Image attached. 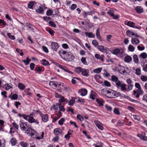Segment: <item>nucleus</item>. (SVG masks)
<instances>
[{
  "instance_id": "obj_50",
  "label": "nucleus",
  "mask_w": 147,
  "mask_h": 147,
  "mask_svg": "<svg viewBox=\"0 0 147 147\" xmlns=\"http://www.w3.org/2000/svg\"><path fill=\"white\" fill-rule=\"evenodd\" d=\"M7 36L11 40H13L15 39V36L11 35L10 33H8L7 34Z\"/></svg>"
},
{
  "instance_id": "obj_3",
  "label": "nucleus",
  "mask_w": 147,
  "mask_h": 147,
  "mask_svg": "<svg viewBox=\"0 0 147 147\" xmlns=\"http://www.w3.org/2000/svg\"><path fill=\"white\" fill-rule=\"evenodd\" d=\"M74 57L72 53L71 52H67V53L63 59L68 61H71L74 59Z\"/></svg>"
},
{
  "instance_id": "obj_23",
  "label": "nucleus",
  "mask_w": 147,
  "mask_h": 147,
  "mask_svg": "<svg viewBox=\"0 0 147 147\" xmlns=\"http://www.w3.org/2000/svg\"><path fill=\"white\" fill-rule=\"evenodd\" d=\"M61 130L60 128H56L54 130V133L56 135H58L61 133Z\"/></svg>"
},
{
  "instance_id": "obj_55",
  "label": "nucleus",
  "mask_w": 147,
  "mask_h": 147,
  "mask_svg": "<svg viewBox=\"0 0 147 147\" xmlns=\"http://www.w3.org/2000/svg\"><path fill=\"white\" fill-rule=\"evenodd\" d=\"M127 108L130 111L132 112H133L135 111V109L131 106H128Z\"/></svg>"
},
{
  "instance_id": "obj_33",
  "label": "nucleus",
  "mask_w": 147,
  "mask_h": 147,
  "mask_svg": "<svg viewBox=\"0 0 147 147\" xmlns=\"http://www.w3.org/2000/svg\"><path fill=\"white\" fill-rule=\"evenodd\" d=\"M72 99L71 100H70L69 101V102L68 104V105L71 106H72L74 104L75 102V100L74 99H73L74 98V97H71Z\"/></svg>"
},
{
  "instance_id": "obj_27",
  "label": "nucleus",
  "mask_w": 147,
  "mask_h": 147,
  "mask_svg": "<svg viewBox=\"0 0 147 147\" xmlns=\"http://www.w3.org/2000/svg\"><path fill=\"white\" fill-rule=\"evenodd\" d=\"M82 74L84 76H88L89 75L88 72H87L86 70L85 69H83V70L82 71Z\"/></svg>"
},
{
  "instance_id": "obj_59",
  "label": "nucleus",
  "mask_w": 147,
  "mask_h": 147,
  "mask_svg": "<svg viewBox=\"0 0 147 147\" xmlns=\"http://www.w3.org/2000/svg\"><path fill=\"white\" fill-rule=\"evenodd\" d=\"M82 133L83 134H84L86 136L87 138L88 139H91V138L90 136L89 135L87 134V133L86 131L85 130L83 131Z\"/></svg>"
},
{
  "instance_id": "obj_15",
  "label": "nucleus",
  "mask_w": 147,
  "mask_h": 147,
  "mask_svg": "<svg viewBox=\"0 0 147 147\" xmlns=\"http://www.w3.org/2000/svg\"><path fill=\"white\" fill-rule=\"evenodd\" d=\"M97 94L94 91H92L90 95V98L94 100L95 99V98L96 97V96Z\"/></svg>"
},
{
  "instance_id": "obj_52",
  "label": "nucleus",
  "mask_w": 147,
  "mask_h": 147,
  "mask_svg": "<svg viewBox=\"0 0 147 147\" xmlns=\"http://www.w3.org/2000/svg\"><path fill=\"white\" fill-rule=\"evenodd\" d=\"M35 65L34 63H31L30 65V69L31 70H33L35 67Z\"/></svg>"
},
{
  "instance_id": "obj_18",
  "label": "nucleus",
  "mask_w": 147,
  "mask_h": 147,
  "mask_svg": "<svg viewBox=\"0 0 147 147\" xmlns=\"http://www.w3.org/2000/svg\"><path fill=\"white\" fill-rule=\"evenodd\" d=\"M132 60L131 57L128 55L126 56L124 58V61L127 63H129Z\"/></svg>"
},
{
  "instance_id": "obj_48",
  "label": "nucleus",
  "mask_w": 147,
  "mask_h": 147,
  "mask_svg": "<svg viewBox=\"0 0 147 147\" xmlns=\"http://www.w3.org/2000/svg\"><path fill=\"white\" fill-rule=\"evenodd\" d=\"M60 98V99H59V103H62L65 102L64 97L62 95Z\"/></svg>"
},
{
  "instance_id": "obj_60",
  "label": "nucleus",
  "mask_w": 147,
  "mask_h": 147,
  "mask_svg": "<svg viewBox=\"0 0 147 147\" xmlns=\"http://www.w3.org/2000/svg\"><path fill=\"white\" fill-rule=\"evenodd\" d=\"M133 86V85L131 84H128V87L127 88V90H128V91H129L131 90L132 89Z\"/></svg>"
},
{
  "instance_id": "obj_36",
  "label": "nucleus",
  "mask_w": 147,
  "mask_h": 147,
  "mask_svg": "<svg viewBox=\"0 0 147 147\" xmlns=\"http://www.w3.org/2000/svg\"><path fill=\"white\" fill-rule=\"evenodd\" d=\"M126 33L127 35L129 37H131V35L134 36L135 35V34L134 33H132V32L129 30H127L126 32Z\"/></svg>"
},
{
  "instance_id": "obj_21",
  "label": "nucleus",
  "mask_w": 147,
  "mask_h": 147,
  "mask_svg": "<svg viewBox=\"0 0 147 147\" xmlns=\"http://www.w3.org/2000/svg\"><path fill=\"white\" fill-rule=\"evenodd\" d=\"M42 61V63H41V64L43 65L47 66L50 65V64L49 63V61L45 59H43Z\"/></svg>"
},
{
  "instance_id": "obj_20",
  "label": "nucleus",
  "mask_w": 147,
  "mask_h": 147,
  "mask_svg": "<svg viewBox=\"0 0 147 147\" xmlns=\"http://www.w3.org/2000/svg\"><path fill=\"white\" fill-rule=\"evenodd\" d=\"M136 40H137V42L136 43V45H137L140 42L139 40L136 38H132L131 40V42L134 45L135 43L136 42Z\"/></svg>"
},
{
  "instance_id": "obj_2",
  "label": "nucleus",
  "mask_w": 147,
  "mask_h": 147,
  "mask_svg": "<svg viewBox=\"0 0 147 147\" xmlns=\"http://www.w3.org/2000/svg\"><path fill=\"white\" fill-rule=\"evenodd\" d=\"M110 90H111L112 92L110 96H107V95H105V96L107 98H117L119 96H120L121 95V93L119 92L110 89Z\"/></svg>"
},
{
  "instance_id": "obj_64",
  "label": "nucleus",
  "mask_w": 147,
  "mask_h": 147,
  "mask_svg": "<svg viewBox=\"0 0 147 147\" xmlns=\"http://www.w3.org/2000/svg\"><path fill=\"white\" fill-rule=\"evenodd\" d=\"M142 99L143 100L146 101L147 102V94L144 95L143 96Z\"/></svg>"
},
{
  "instance_id": "obj_31",
  "label": "nucleus",
  "mask_w": 147,
  "mask_h": 147,
  "mask_svg": "<svg viewBox=\"0 0 147 147\" xmlns=\"http://www.w3.org/2000/svg\"><path fill=\"white\" fill-rule=\"evenodd\" d=\"M75 71L77 73H79L83 70V69L80 67H78L75 68Z\"/></svg>"
},
{
  "instance_id": "obj_10",
  "label": "nucleus",
  "mask_w": 147,
  "mask_h": 147,
  "mask_svg": "<svg viewBox=\"0 0 147 147\" xmlns=\"http://www.w3.org/2000/svg\"><path fill=\"white\" fill-rule=\"evenodd\" d=\"M137 136L143 140L147 141V137L146 136L145 133H144V135L143 134H138Z\"/></svg>"
},
{
  "instance_id": "obj_28",
  "label": "nucleus",
  "mask_w": 147,
  "mask_h": 147,
  "mask_svg": "<svg viewBox=\"0 0 147 147\" xmlns=\"http://www.w3.org/2000/svg\"><path fill=\"white\" fill-rule=\"evenodd\" d=\"M18 87L21 90H23L25 88L24 85L22 83H19L18 85Z\"/></svg>"
},
{
  "instance_id": "obj_30",
  "label": "nucleus",
  "mask_w": 147,
  "mask_h": 147,
  "mask_svg": "<svg viewBox=\"0 0 147 147\" xmlns=\"http://www.w3.org/2000/svg\"><path fill=\"white\" fill-rule=\"evenodd\" d=\"M96 37L98 39H99L101 41V36L100 35V32H99V29L98 28L96 31Z\"/></svg>"
},
{
  "instance_id": "obj_19",
  "label": "nucleus",
  "mask_w": 147,
  "mask_h": 147,
  "mask_svg": "<svg viewBox=\"0 0 147 147\" xmlns=\"http://www.w3.org/2000/svg\"><path fill=\"white\" fill-rule=\"evenodd\" d=\"M36 11L38 13L43 14L44 13V9L41 6H39V8L36 10Z\"/></svg>"
},
{
  "instance_id": "obj_24",
  "label": "nucleus",
  "mask_w": 147,
  "mask_h": 147,
  "mask_svg": "<svg viewBox=\"0 0 147 147\" xmlns=\"http://www.w3.org/2000/svg\"><path fill=\"white\" fill-rule=\"evenodd\" d=\"M49 84V85H50V86H53V88H56L57 87V83H56V82L55 83L53 81H50Z\"/></svg>"
},
{
  "instance_id": "obj_6",
  "label": "nucleus",
  "mask_w": 147,
  "mask_h": 147,
  "mask_svg": "<svg viewBox=\"0 0 147 147\" xmlns=\"http://www.w3.org/2000/svg\"><path fill=\"white\" fill-rule=\"evenodd\" d=\"M55 82L57 83L58 84L57 87L58 88L57 90L59 92H61L64 86V84L62 82H58L56 81Z\"/></svg>"
},
{
  "instance_id": "obj_5",
  "label": "nucleus",
  "mask_w": 147,
  "mask_h": 147,
  "mask_svg": "<svg viewBox=\"0 0 147 147\" xmlns=\"http://www.w3.org/2000/svg\"><path fill=\"white\" fill-rule=\"evenodd\" d=\"M59 47L58 44L56 42H52L51 45V47L53 51H57V49Z\"/></svg>"
},
{
  "instance_id": "obj_57",
  "label": "nucleus",
  "mask_w": 147,
  "mask_h": 147,
  "mask_svg": "<svg viewBox=\"0 0 147 147\" xmlns=\"http://www.w3.org/2000/svg\"><path fill=\"white\" fill-rule=\"evenodd\" d=\"M136 74L138 75H140L141 74V70L140 68H138L136 69Z\"/></svg>"
},
{
  "instance_id": "obj_49",
  "label": "nucleus",
  "mask_w": 147,
  "mask_h": 147,
  "mask_svg": "<svg viewBox=\"0 0 147 147\" xmlns=\"http://www.w3.org/2000/svg\"><path fill=\"white\" fill-rule=\"evenodd\" d=\"M92 44L95 47H96L98 45V42L96 40H93L92 41Z\"/></svg>"
},
{
  "instance_id": "obj_7",
  "label": "nucleus",
  "mask_w": 147,
  "mask_h": 147,
  "mask_svg": "<svg viewBox=\"0 0 147 147\" xmlns=\"http://www.w3.org/2000/svg\"><path fill=\"white\" fill-rule=\"evenodd\" d=\"M78 92L80 93L81 96H84L87 94V90L86 88H82L79 90Z\"/></svg>"
},
{
  "instance_id": "obj_39",
  "label": "nucleus",
  "mask_w": 147,
  "mask_h": 147,
  "mask_svg": "<svg viewBox=\"0 0 147 147\" xmlns=\"http://www.w3.org/2000/svg\"><path fill=\"white\" fill-rule=\"evenodd\" d=\"M81 61L82 63L85 65H87L88 63L86 61V58L84 57H82L81 59Z\"/></svg>"
},
{
  "instance_id": "obj_29",
  "label": "nucleus",
  "mask_w": 147,
  "mask_h": 147,
  "mask_svg": "<svg viewBox=\"0 0 147 147\" xmlns=\"http://www.w3.org/2000/svg\"><path fill=\"white\" fill-rule=\"evenodd\" d=\"M127 25L129 27L133 28L134 27L135 23L132 22L128 21L127 24Z\"/></svg>"
},
{
  "instance_id": "obj_34",
  "label": "nucleus",
  "mask_w": 147,
  "mask_h": 147,
  "mask_svg": "<svg viewBox=\"0 0 147 147\" xmlns=\"http://www.w3.org/2000/svg\"><path fill=\"white\" fill-rule=\"evenodd\" d=\"M134 61L136 63H138V56L136 55H134L133 57Z\"/></svg>"
},
{
  "instance_id": "obj_45",
  "label": "nucleus",
  "mask_w": 147,
  "mask_h": 147,
  "mask_svg": "<svg viewBox=\"0 0 147 147\" xmlns=\"http://www.w3.org/2000/svg\"><path fill=\"white\" fill-rule=\"evenodd\" d=\"M30 89L29 88H28L27 89H26L24 90V92L27 95H30L32 93L29 92V91L30 90Z\"/></svg>"
},
{
  "instance_id": "obj_8",
  "label": "nucleus",
  "mask_w": 147,
  "mask_h": 147,
  "mask_svg": "<svg viewBox=\"0 0 147 147\" xmlns=\"http://www.w3.org/2000/svg\"><path fill=\"white\" fill-rule=\"evenodd\" d=\"M42 118V120L43 122H46L48 121L49 117L47 114H43L42 113L41 116H40Z\"/></svg>"
},
{
  "instance_id": "obj_42",
  "label": "nucleus",
  "mask_w": 147,
  "mask_h": 147,
  "mask_svg": "<svg viewBox=\"0 0 147 147\" xmlns=\"http://www.w3.org/2000/svg\"><path fill=\"white\" fill-rule=\"evenodd\" d=\"M102 68H97L96 69H95L93 70V72L94 73H100L101 71L102 70Z\"/></svg>"
},
{
  "instance_id": "obj_63",
  "label": "nucleus",
  "mask_w": 147,
  "mask_h": 147,
  "mask_svg": "<svg viewBox=\"0 0 147 147\" xmlns=\"http://www.w3.org/2000/svg\"><path fill=\"white\" fill-rule=\"evenodd\" d=\"M105 107L107 109V111H111L112 110V108L111 107L107 105H106L105 106Z\"/></svg>"
},
{
  "instance_id": "obj_12",
  "label": "nucleus",
  "mask_w": 147,
  "mask_h": 147,
  "mask_svg": "<svg viewBox=\"0 0 147 147\" xmlns=\"http://www.w3.org/2000/svg\"><path fill=\"white\" fill-rule=\"evenodd\" d=\"M135 10L137 12L139 13H141L143 11V8L141 6H137L135 8Z\"/></svg>"
},
{
  "instance_id": "obj_13",
  "label": "nucleus",
  "mask_w": 147,
  "mask_h": 147,
  "mask_svg": "<svg viewBox=\"0 0 147 147\" xmlns=\"http://www.w3.org/2000/svg\"><path fill=\"white\" fill-rule=\"evenodd\" d=\"M96 101L97 102L98 104V106H103V103H104L105 101L102 99H100L98 98H96Z\"/></svg>"
},
{
  "instance_id": "obj_1",
  "label": "nucleus",
  "mask_w": 147,
  "mask_h": 147,
  "mask_svg": "<svg viewBox=\"0 0 147 147\" xmlns=\"http://www.w3.org/2000/svg\"><path fill=\"white\" fill-rule=\"evenodd\" d=\"M111 80L113 82H115L116 86L118 89L121 87V90L123 91L126 90V84L124 83H121L120 80H119L118 78L115 76H111Z\"/></svg>"
},
{
  "instance_id": "obj_25",
  "label": "nucleus",
  "mask_w": 147,
  "mask_h": 147,
  "mask_svg": "<svg viewBox=\"0 0 147 147\" xmlns=\"http://www.w3.org/2000/svg\"><path fill=\"white\" fill-rule=\"evenodd\" d=\"M125 122L124 120H119L117 123V125L119 126L123 125Z\"/></svg>"
},
{
  "instance_id": "obj_26",
  "label": "nucleus",
  "mask_w": 147,
  "mask_h": 147,
  "mask_svg": "<svg viewBox=\"0 0 147 147\" xmlns=\"http://www.w3.org/2000/svg\"><path fill=\"white\" fill-rule=\"evenodd\" d=\"M46 30L48 32L49 34L52 36H53L54 35V34L55 33V32L51 28H49V29H46Z\"/></svg>"
},
{
  "instance_id": "obj_51",
  "label": "nucleus",
  "mask_w": 147,
  "mask_h": 147,
  "mask_svg": "<svg viewBox=\"0 0 147 147\" xmlns=\"http://www.w3.org/2000/svg\"><path fill=\"white\" fill-rule=\"evenodd\" d=\"M77 119H79L81 121H82L84 120L83 117L80 114H78L77 116Z\"/></svg>"
},
{
  "instance_id": "obj_46",
  "label": "nucleus",
  "mask_w": 147,
  "mask_h": 147,
  "mask_svg": "<svg viewBox=\"0 0 147 147\" xmlns=\"http://www.w3.org/2000/svg\"><path fill=\"white\" fill-rule=\"evenodd\" d=\"M142 80L143 82L147 81V76L144 75H142L140 77Z\"/></svg>"
},
{
  "instance_id": "obj_11",
  "label": "nucleus",
  "mask_w": 147,
  "mask_h": 147,
  "mask_svg": "<svg viewBox=\"0 0 147 147\" xmlns=\"http://www.w3.org/2000/svg\"><path fill=\"white\" fill-rule=\"evenodd\" d=\"M111 52L112 54L117 55L120 53L121 51L120 49L117 48L112 51H111Z\"/></svg>"
},
{
  "instance_id": "obj_40",
  "label": "nucleus",
  "mask_w": 147,
  "mask_h": 147,
  "mask_svg": "<svg viewBox=\"0 0 147 147\" xmlns=\"http://www.w3.org/2000/svg\"><path fill=\"white\" fill-rule=\"evenodd\" d=\"M134 49L135 48L134 47L131 45H130L128 47V49L130 51L133 52L134 51Z\"/></svg>"
},
{
  "instance_id": "obj_4",
  "label": "nucleus",
  "mask_w": 147,
  "mask_h": 147,
  "mask_svg": "<svg viewBox=\"0 0 147 147\" xmlns=\"http://www.w3.org/2000/svg\"><path fill=\"white\" fill-rule=\"evenodd\" d=\"M144 92L143 90H141V89H139L137 90L136 91L135 90L133 91V94L134 95H136V98H138L140 95H142L143 94Z\"/></svg>"
},
{
  "instance_id": "obj_43",
  "label": "nucleus",
  "mask_w": 147,
  "mask_h": 147,
  "mask_svg": "<svg viewBox=\"0 0 147 147\" xmlns=\"http://www.w3.org/2000/svg\"><path fill=\"white\" fill-rule=\"evenodd\" d=\"M65 121V119L63 118H62L59 121L58 123L60 125H62L63 124V122Z\"/></svg>"
},
{
  "instance_id": "obj_22",
  "label": "nucleus",
  "mask_w": 147,
  "mask_h": 147,
  "mask_svg": "<svg viewBox=\"0 0 147 147\" xmlns=\"http://www.w3.org/2000/svg\"><path fill=\"white\" fill-rule=\"evenodd\" d=\"M95 123L96 125V126L98 129L101 130H102L103 129V127L100 124V123L98 121H96L95 122Z\"/></svg>"
},
{
  "instance_id": "obj_37",
  "label": "nucleus",
  "mask_w": 147,
  "mask_h": 147,
  "mask_svg": "<svg viewBox=\"0 0 147 147\" xmlns=\"http://www.w3.org/2000/svg\"><path fill=\"white\" fill-rule=\"evenodd\" d=\"M34 1H31L28 4V7L30 9H32L34 5Z\"/></svg>"
},
{
  "instance_id": "obj_32",
  "label": "nucleus",
  "mask_w": 147,
  "mask_h": 147,
  "mask_svg": "<svg viewBox=\"0 0 147 147\" xmlns=\"http://www.w3.org/2000/svg\"><path fill=\"white\" fill-rule=\"evenodd\" d=\"M10 142L12 146H15L17 143V141L15 138H12L10 140Z\"/></svg>"
},
{
  "instance_id": "obj_61",
  "label": "nucleus",
  "mask_w": 147,
  "mask_h": 147,
  "mask_svg": "<svg viewBox=\"0 0 147 147\" xmlns=\"http://www.w3.org/2000/svg\"><path fill=\"white\" fill-rule=\"evenodd\" d=\"M12 124L13 125V126L16 128V129H18V128L19 127L18 125H17L15 122H13L12 123Z\"/></svg>"
},
{
  "instance_id": "obj_14",
  "label": "nucleus",
  "mask_w": 147,
  "mask_h": 147,
  "mask_svg": "<svg viewBox=\"0 0 147 147\" xmlns=\"http://www.w3.org/2000/svg\"><path fill=\"white\" fill-rule=\"evenodd\" d=\"M60 68L62 69L64 71L69 73H71V74H73V72L70 71L69 70L67 69V67H66L65 66L61 65V66L60 67Z\"/></svg>"
},
{
  "instance_id": "obj_54",
  "label": "nucleus",
  "mask_w": 147,
  "mask_h": 147,
  "mask_svg": "<svg viewBox=\"0 0 147 147\" xmlns=\"http://www.w3.org/2000/svg\"><path fill=\"white\" fill-rule=\"evenodd\" d=\"M104 83L105 86L107 87H110L111 86V84L110 83L107 81V80H105L104 82Z\"/></svg>"
},
{
  "instance_id": "obj_38",
  "label": "nucleus",
  "mask_w": 147,
  "mask_h": 147,
  "mask_svg": "<svg viewBox=\"0 0 147 147\" xmlns=\"http://www.w3.org/2000/svg\"><path fill=\"white\" fill-rule=\"evenodd\" d=\"M49 25L51 27L54 28H56V25L54 22L52 21H50L49 22Z\"/></svg>"
},
{
  "instance_id": "obj_41",
  "label": "nucleus",
  "mask_w": 147,
  "mask_h": 147,
  "mask_svg": "<svg viewBox=\"0 0 147 147\" xmlns=\"http://www.w3.org/2000/svg\"><path fill=\"white\" fill-rule=\"evenodd\" d=\"M53 11L51 9H49L46 12V15L48 16L51 15L53 14Z\"/></svg>"
},
{
  "instance_id": "obj_44",
  "label": "nucleus",
  "mask_w": 147,
  "mask_h": 147,
  "mask_svg": "<svg viewBox=\"0 0 147 147\" xmlns=\"http://www.w3.org/2000/svg\"><path fill=\"white\" fill-rule=\"evenodd\" d=\"M115 114L117 115H120V113L119 111V109L117 108H115L113 111Z\"/></svg>"
},
{
  "instance_id": "obj_35",
  "label": "nucleus",
  "mask_w": 147,
  "mask_h": 147,
  "mask_svg": "<svg viewBox=\"0 0 147 147\" xmlns=\"http://www.w3.org/2000/svg\"><path fill=\"white\" fill-rule=\"evenodd\" d=\"M139 57H141L143 59H145L147 57V54L145 53H143L140 55Z\"/></svg>"
},
{
  "instance_id": "obj_58",
  "label": "nucleus",
  "mask_w": 147,
  "mask_h": 147,
  "mask_svg": "<svg viewBox=\"0 0 147 147\" xmlns=\"http://www.w3.org/2000/svg\"><path fill=\"white\" fill-rule=\"evenodd\" d=\"M134 118L137 121H139L140 120V118L139 116L136 115H133Z\"/></svg>"
},
{
  "instance_id": "obj_62",
  "label": "nucleus",
  "mask_w": 147,
  "mask_h": 147,
  "mask_svg": "<svg viewBox=\"0 0 147 147\" xmlns=\"http://www.w3.org/2000/svg\"><path fill=\"white\" fill-rule=\"evenodd\" d=\"M96 11L94 10L91 11L86 12L87 14L88 15H92V14L95 13Z\"/></svg>"
},
{
  "instance_id": "obj_47",
  "label": "nucleus",
  "mask_w": 147,
  "mask_h": 147,
  "mask_svg": "<svg viewBox=\"0 0 147 147\" xmlns=\"http://www.w3.org/2000/svg\"><path fill=\"white\" fill-rule=\"evenodd\" d=\"M18 95L17 94H13L11 97V99L13 100H17L18 99Z\"/></svg>"
},
{
  "instance_id": "obj_56",
  "label": "nucleus",
  "mask_w": 147,
  "mask_h": 147,
  "mask_svg": "<svg viewBox=\"0 0 147 147\" xmlns=\"http://www.w3.org/2000/svg\"><path fill=\"white\" fill-rule=\"evenodd\" d=\"M20 144L24 147H26V146L28 145V144H27L26 143H25L24 142H21L20 143Z\"/></svg>"
},
{
  "instance_id": "obj_9",
  "label": "nucleus",
  "mask_w": 147,
  "mask_h": 147,
  "mask_svg": "<svg viewBox=\"0 0 147 147\" xmlns=\"http://www.w3.org/2000/svg\"><path fill=\"white\" fill-rule=\"evenodd\" d=\"M34 70L36 71V73L40 74L42 72H43L44 70V69H42V68H41L39 66H38V65H37Z\"/></svg>"
},
{
  "instance_id": "obj_16",
  "label": "nucleus",
  "mask_w": 147,
  "mask_h": 147,
  "mask_svg": "<svg viewBox=\"0 0 147 147\" xmlns=\"http://www.w3.org/2000/svg\"><path fill=\"white\" fill-rule=\"evenodd\" d=\"M85 34L86 36L89 38H94L95 36L94 34L91 32H85Z\"/></svg>"
},
{
  "instance_id": "obj_17",
  "label": "nucleus",
  "mask_w": 147,
  "mask_h": 147,
  "mask_svg": "<svg viewBox=\"0 0 147 147\" xmlns=\"http://www.w3.org/2000/svg\"><path fill=\"white\" fill-rule=\"evenodd\" d=\"M31 119H30L29 120H28V121L30 123H34L36 124H38L39 123V122H38V120L36 119H35L33 117H32Z\"/></svg>"
},
{
  "instance_id": "obj_53",
  "label": "nucleus",
  "mask_w": 147,
  "mask_h": 147,
  "mask_svg": "<svg viewBox=\"0 0 147 147\" xmlns=\"http://www.w3.org/2000/svg\"><path fill=\"white\" fill-rule=\"evenodd\" d=\"M98 49L102 52H103L104 49V47L103 46L100 45L98 46Z\"/></svg>"
}]
</instances>
